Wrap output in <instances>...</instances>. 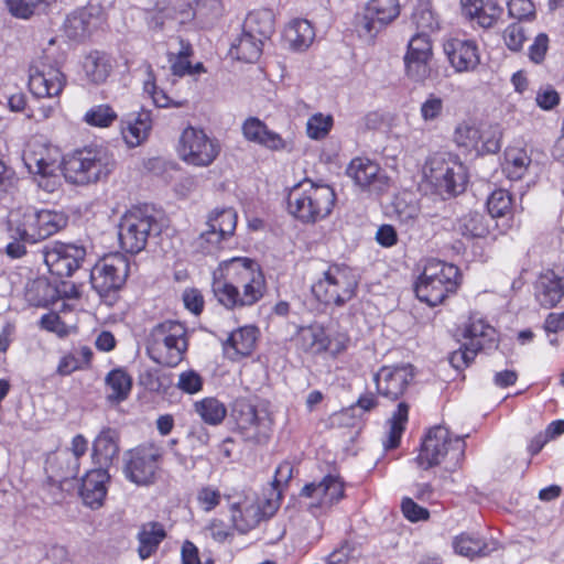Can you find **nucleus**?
Instances as JSON below:
<instances>
[{"instance_id": "19", "label": "nucleus", "mask_w": 564, "mask_h": 564, "mask_svg": "<svg viewBox=\"0 0 564 564\" xmlns=\"http://www.w3.org/2000/svg\"><path fill=\"white\" fill-rule=\"evenodd\" d=\"M28 85L35 98L54 99L63 91L66 77L58 67L40 62L30 66Z\"/></svg>"}, {"instance_id": "30", "label": "nucleus", "mask_w": 564, "mask_h": 564, "mask_svg": "<svg viewBox=\"0 0 564 564\" xmlns=\"http://www.w3.org/2000/svg\"><path fill=\"white\" fill-rule=\"evenodd\" d=\"M258 333V328L252 325L242 326L231 332L223 344L225 354L232 360L250 356L256 347Z\"/></svg>"}, {"instance_id": "46", "label": "nucleus", "mask_w": 564, "mask_h": 564, "mask_svg": "<svg viewBox=\"0 0 564 564\" xmlns=\"http://www.w3.org/2000/svg\"><path fill=\"white\" fill-rule=\"evenodd\" d=\"M412 22L416 33L432 34L440 30V20L432 9L429 0H420L412 13Z\"/></svg>"}, {"instance_id": "37", "label": "nucleus", "mask_w": 564, "mask_h": 564, "mask_svg": "<svg viewBox=\"0 0 564 564\" xmlns=\"http://www.w3.org/2000/svg\"><path fill=\"white\" fill-rule=\"evenodd\" d=\"M165 536L166 532L160 522L151 521L142 524L137 535L139 557L143 561L151 557Z\"/></svg>"}, {"instance_id": "41", "label": "nucleus", "mask_w": 564, "mask_h": 564, "mask_svg": "<svg viewBox=\"0 0 564 564\" xmlns=\"http://www.w3.org/2000/svg\"><path fill=\"white\" fill-rule=\"evenodd\" d=\"M242 28L262 41L269 40L274 32L273 12L269 9L253 10L246 17Z\"/></svg>"}, {"instance_id": "47", "label": "nucleus", "mask_w": 564, "mask_h": 564, "mask_svg": "<svg viewBox=\"0 0 564 564\" xmlns=\"http://www.w3.org/2000/svg\"><path fill=\"white\" fill-rule=\"evenodd\" d=\"M106 384L112 391L108 395V400L119 403L128 398L132 388V379L123 369L117 368L107 375Z\"/></svg>"}, {"instance_id": "59", "label": "nucleus", "mask_w": 564, "mask_h": 564, "mask_svg": "<svg viewBox=\"0 0 564 564\" xmlns=\"http://www.w3.org/2000/svg\"><path fill=\"white\" fill-rule=\"evenodd\" d=\"M561 97L551 85L541 86L535 95V104L544 111H551L560 105Z\"/></svg>"}, {"instance_id": "17", "label": "nucleus", "mask_w": 564, "mask_h": 564, "mask_svg": "<svg viewBox=\"0 0 564 564\" xmlns=\"http://www.w3.org/2000/svg\"><path fill=\"white\" fill-rule=\"evenodd\" d=\"M433 43L430 34L414 33L408 41L403 57L408 77L416 83H423L431 75Z\"/></svg>"}, {"instance_id": "2", "label": "nucleus", "mask_w": 564, "mask_h": 564, "mask_svg": "<svg viewBox=\"0 0 564 564\" xmlns=\"http://www.w3.org/2000/svg\"><path fill=\"white\" fill-rule=\"evenodd\" d=\"M68 224V216L62 210L25 206L11 212L8 232L11 241L6 253L19 259L26 253V245H34L59 232Z\"/></svg>"}, {"instance_id": "13", "label": "nucleus", "mask_w": 564, "mask_h": 564, "mask_svg": "<svg viewBox=\"0 0 564 564\" xmlns=\"http://www.w3.org/2000/svg\"><path fill=\"white\" fill-rule=\"evenodd\" d=\"M219 152L220 144L218 140L210 138L203 129L188 126L180 137V158L189 165L209 166Z\"/></svg>"}, {"instance_id": "49", "label": "nucleus", "mask_w": 564, "mask_h": 564, "mask_svg": "<svg viewBox=\"0 0 564 564\" xmlns=\"http://www.w3.org/2000/svg\"><path fill=\"white\" fill-rule=\"evenodd\" d=\"M420 117L425 124L436 127L445 117L444 99L430 93L421 102Z\"/></svg>"}, {"instance_id": "50", "label": "nucleus", "mask_w": 564, "mask_h": 564, "mask_svg": "<svg viewBox=\"0 0 564 564\" xmlns=\"http://www.w3.org/2000/svg\"><path fill=\"white\" fill-rule=\"evenodd\" d=\"M178 44L180 48L176 53H167V61L171 65L172 74L177 77H183L189 72V57L193 55V47L188 41L181 37L178 39Z\"/></svg>"}, {"instance_id": "42", "label": "nucleus", "mask_w": 564, "mask_h": 564, "mask_svg": "<svg viewBox=\"0 0 564 564\" xmlns=\"http://www.w3.org/2000/svg\"><path fill=\"white\" fill-rule=\"evenodd\" d=\"M299 340L303 350L312 354H321L330 349L332 340L325 328L319 324L304 327L300 332Z\"/></svg>"}, {"instance_id": "20", "label": "nucleus", "mask_w": 564, "mask_h": 564, "mask_svg": "<svg viewBox=\"0 0 564 564\" xmlns=\"http://www.w3.org/2000/svg\"><path fill=\"white\" fill-rule=\"evenodd\" d=\"M413 379L414 371L411 365L383 366L373 376L378 393L390 400L402 397Z\"/></svg>"}, {"instance_id": "57", "label": "nucleus", "mask_w": 564, "mask_h": 564, "mask_svg": "<svg viewBox=\"0 0 564 564\" xmlns=\"http://www.w3.org/2000/svg\"><path fill=\"white\" fill-rule=\"evenodd\" d=\"M203 384L202 376L197 371L189 369L180 373L176 387L184 393L195 394L203 389Z\"/></svg>"}, {"instance_id": "11", "label": "nucleus", "mask_w": 564, "mask_h": 564, "mask_svg": "<svg viewBox=\"0 0 564 564\" xmlns=\"http://www.w3.org/2000/svg\"><path fill=\"white\" fill-rule=\"evenodd\" d=\"M129 262L121 253L109 254L100 259L90 270V283L100 299L112 304L117 292L126 283Z\"/></svg>"}, {"instance_id": "51", "label": "nucleus", "mask_w": 564, "mask_h": 564, "mask_svg": "<svg viewBox=\"0 0 564 564\" xmlns=\"http://www.w3.org/2000/svg\"><path fill=\"white\" fill-rule=\"evenodd\" d=\"M8 12L17 19L29 20L40 8L50 6L54 0H3Z\"/></svg>"}, {"instance_id": "23", "label": "nucleus", "mask_w": 564, "mask_h": 564, "mask_svg": "<svg viewBox=\"0 0 564 564\" xmlns=\"http://www.w3.org/2000/svg\"><path fill=\"white\" fill-rule=\"evenodd\" d=\"M100 23L101 9L99 7H82L66 15L63 31L69 40L83 42L93 34Z\"/></svg>"}, {"instance_id": "3", "label": "nucleus", "mask_w": 564, "mask_h": 564, "mask_svg": "<svg viewBox=\"0 0 564 564\" xmlns=\"http://www.w3.org/2000/svg\"><path fill=\"white\" fill-rule=\"evenodd\" d=\"M334 188L310 178L296 183L288 194V212L303 224H314L328 217L335 206Z\"/></svg>"}, {"instance_id": "62", "label": "nucleus", "mask_w": 564, "mask_h": 564, "mask_svg": "<svg viewBox=\"0 0 564 564\" xmlns=\"http://www.w3.org/2000/svg\"><path fill=\"white\" fill-rule=\"evenodd\" d=\"M293 476V466L289 462L281 463L274 473V478L271 482L272 491L276 496V502L282 496V486L286 485Z\"/></svg>"}, {"instance_id": "39", "label": "nucleus", "mask_w": 564, "mask_h": 564, "mask_svg": "<svg viewBox=\"0 0 564 564\" xmlns=\"http://www.w3.org/2000/svg\"><path fill=\"white\" fill-rule=\"evenodd\" d=\"M491 226L492 219L484 213L469 212L457 219L455 230L467 239L484 238Z\"/></svg>"}, {"instance_id": "55", "label": "nucleus", "mask_w": 564, "mask_h": 564, "mask_svg": "<svg viewBox=\"0 0 564 564\" xmlns=\"http://www.w3.org/2000/svg\"><path fill=\"white\" fill-rule=\"evenodd\" d=\"M512 198L508 191L503 188L495 189L487 199V209L489 218L505 216L511 208Z\"/></svg>"}, {"instance_id": "43", "label": "nucleus", "mask_w": 564, "mask_h": 564, "mask_svg": "<svg viewBox=\"0 0 564 564\" xmlns=\"http://www.w3.org/2000/svg\"><path fill=\"white\" fill-rule=\"evenodd\" d=\"M395 219L408 227H412L420 214V205L411 192L398 194L392 203Z\"/></svg>"}, {"instance_id": "44", "label": "nucleus", "mask_w": 564, "mask_h": 564, "mask_svg": "<svg viewBox=\"0 0 564 564\" xmlns=\"http://www.w3.org/2000/svg\"><path fill=\"white\" fill-rule=\"evenodd\" d=\"M194 411L205 424L210 426L221 424L227 415L226 405L213 397L196 401L194 403Z\"/></svg>"}, {"instance_id": "48", "label": "nucleus", "mask_w": 564, "mask_h": 564, "mask_svg": "<svg viewBox=\"0 0 564 564\" xmlns=\"http://www.w3.org/2000/svg\"><path fill=\"white\" fill-rule=\"evenodd\" d=\"M237 218V213L231 207L215 208L208 216L207 226L230 238L235 234Z\"/></svg>"}, {"instance_id": "52", "label": "nucleus", "mask_w": 564, "mask_h": 564, "mask_svg": "<svg viewBox=\"0 0 564 564\" xmlns=\"http://www.w3.org/2000/svg\"><path fill=\"white\" fill-rule=\"evenodd\" d=\"M333 126L334 118L332 115L316 112L307 119L306 134L310 139L319 141L328 135Z\"/></svg>"}, {"instance_id": "34", "label": "nucleus", "mask_w": 564, "mask_h": 564, "mask_svg": "<svg viewBox=\"0 0 564 564\" xmlns=\"http://www.w3.org/2000/svg\"><path fill=\"white\" fill-rule=\"evenodd\" d=\"M453 547L455 553L473 560L487 556L496 551L498 542L476 533H460L454 538Z\"/></svg>"}, {"instance_id": "27", "label": "nucleus", "mask_w": 564, "mask_h": 564, "mask_svg": "<svg viewBox=\"0 0 564 564\" xmlns=\"http://www.w3.org/2000/svg\"><path fill=\"white\" fill-rule=\"evenodd\" d=\"M110 476L105 468H94L85 474L79 487V496L85 506L98 509L107 495V482Z\"/></svg>"}, {"instance_id": "8", "label": "nucleus", "mask_w": 564, "mask_h": 564, "mask_svg": "<svg viewBox=\"0 0 564 564\" xmlns=\"http://www.w3.org/2000/svg\"><path fill=\"white\" fill-rule=\"evenodd\" d=\"M425 177L444 199L462 194L468 182L466 166L457 155L447 152L436 153L429 159Z\"/></svg>"}, {"instance_id": "40", "label": "nucleus", "mask_w": 564, "mask_h": 564, "mask_svg": "<svg viewBox=\"0 0 564 564\" xmlns=\"http://www.w3.org/2000/svg\"><path fill=\"white\" fill-rule=\"evenodd\" d=\"M263 44L264 41L245 32L242 28L241 34L230 45V55L246 63H254L262 54Z\"/></svg>"}, {"instance_id": "31", "label": "nucleus", "mask_w": 564, "mask_h": 564, "mask_svg": "<svg viewBox=\"0 0 564 564\" xmlns=\"http://www.w3.org/2000/svg\"><path fill=\"white\" fill-rule=\"evenodd\" d=\"M23 161L30 173L51 176L57 167L58 151L46 145H39L37 149L30 147L24 151Z\"/></svg>"}, {"instance_id": "25", "label": "nucleus", "mask_w": 564, "mask_h": 564, "mask_svg": "<svg viewBox=\"0 0 564 564\" xmlns=\"http://www.w3.org/2000/svg\"><path fill=\"white\" fill-rule=\"evenodd\" d=\"M347 175L364 189L380 194L388 185V177L380 166L368 158H355L347 167Z\"/></svg>"}, {"instance_id": "9", "label": "nucleus", "mask_w": 564, "mask_h": 564, "mask_svg": "<svg viewBox=\"0 0 564 564\" xmlns=\"http://www.w3.org/2000/svg\"><path fill=\"white\" fill-rule=\"evenodd\" d=\"M357 285L352 270L345 264L335 263L312 285V292L325 305L343 306L355 296Z\"/></svg>"}, {"instance_id": "60", "label": "nucleus", "mask_w": 564, "mask_h": 564, "mask_svg": "<svg viewBox=\"0 0 564 564\" xmlns=\"http://www.w3.org/2000/svg\"><path fill=\"white\" fill-rule=\"evenodd\" d=\"M509 17L516 20H530L535 15V7L531 0H509Z\"/></svg>"}, {"instance_id": "64", "label": "nucleus", "mask_w": 564, "mask_h": 564, "mask_svg": "<svg viewBox=\"0 0 564 564\" xmlns=\"http://www.w3.org/2000/svg\"><path fill=\"white\" fill-rule=\"evenodd\" d=\"M401 510L405 519L411 522L427 520L430 512L426 508L419 506L412 498L405 497L401 502Z\"/></svg>"}, {"instance_id": "26", "label": "nucleus", "mask_w": 564, "mask_h": 564, "mask_svg": "<svg viewBox=\"0 0 564 564\" xmlns=\"http://www.w3.org/2000/svg\"><path fill=\"white\" fill-rule=\"evenodd\" d=\"M460 4L473 28L491 29L503 13V8L496 0H460Z\"/></svg>"}, {"instance_id": "36", "label": "nucleus", "mask_w": 564, "mask_h": 564, "mask_svg": "<svg viewBox=\"0 0 564 564\" xmlns=\"http://www.w3.org/2000/svg\"><path fill=\"white\" fill-rule=\"evenodd\" d=\"M25 301L35 307H47L59 300L58 289L46 278H37L25 286Z\"/></svg>"}, {"instance_id": "4", "label": "nucleus", "mask_w": 564, "mask_h": 564, "mask_svg": "<svg viewBox=\"0 0 564 564\" xmlns=\"http://www.w3.org/2000/svg\"><path fill=\"white\" fill-rule=\"evenodd\" d=\"M465 451L464 437L453 436L447 427L436 425L422 438L415 463L424 470L444 463V469L453 473L462 466Z\"/></svg>"}, {"instance_id": "58", "label": "nucleus", "mask_w": 564, "mask_h": 564, "mask_svg": "<svg viewBox=\"0 0 564 564\" xmlns=\"http://www.w3.org/2000/svg\"><path fill=\"white\" fill-rule=\"evenodd\" d=\"M227 239L220 231L208 227L206 231L200 234L197 243L202 252L210 254L218 250L221 247V242Z\"/></svg>"}, {"instance_id": "54", "label": "nucleus", "mask_w": 564, "mask_h": 564, "mask_svg": "<svg viewBox=\"0 0 564 564\" xmlns=\"http://www.w3.org/2000/svg\"><path fill=\"white\" fill-rule=\"evenodd\" d=\"M223 11L220 0H196L193 8L194 18L203 25H209Z\"/></svg>"}, {"instance_id": "33", "label": "nucleus", "mask_w": 564, "mask_h": 564, "mask_svg": "<svg viewBox=\"0 0 564 564\" xmlns=\"http://www.w3.org/2000/svg\"><path fill=\"white\" fill-rule=\"evenodd\" d=\"M119 434L115 429L105 427L93 444V459L98 468H108L119 454Z\"/></svg>"}, {"instance_id": "18", "label": "nucleus", "mask_w": 564, "mask_h": 564, "mask_svg": "<svg viewBox=\"0 0 564 564\" xmlns=\"http://www.w3.org/2000/svg\"><path fill=\"white\" fill-rule=\"evenodd\" d=\"M236 429L245 441L261 444L269 438V423L259 416L257 408L247 400H237L231 410Z\"/></svg>"}, {"instance_id": "38", "label": "nucleus", "mask_w": 564, "mask_h": 564, "mask_svg": "<svg viewBox=\"0 0 564 564\" xmlns=\"http://www.w3.org/2000/svg\"><path fill=\"white\" fill-rule=\"evenodd\" d=\"M113 69V59L111 55L101 51L90 52L84 62V72L87 79L99 85L107 80Z\"/></svg>"}, {"instance_id": "21", "label": "nucleus", "mask_w": 564, "mask_h": 564, "mask_svg": "<svg viewBox=\"0 0 564 564\" xmlns=\"http://www.w3.org/2000/svg\"><path fill=\"white\" fill-rule=\"evenodd\" d=\"M160 459L161 453L153 446H142L134 449L124 468L127 478L137 485L153 482Z\"/></svg>"}, {"instance_id": "22", "label": "nucleus", "mask_w": 564, "mask_h": 564, "mask_svg": "<svg viewBox=\"0 0 564 564\" xmlns=\"http://www.w3.org/2000/svg\"><path fill=\"white\" fill-rule=\"evenodd\" d=\"M443 52L456 73L474 72L480 63L479 47L475 40L449 37L443 43Z\"/></svg>"}, {"instance_id": "10", "label": "nucleus", "mask_w": 564, "mask_h": 564, "mask_svg": "<svg viewBox=\"0 0 564 564\" xmlns=\"http://www.w3.org/2000/svg\"><path fill=\"white\" fill-rule=\"evenodd\" d=\"M463 335L465 343L449 356V364L456 370L468 367L479 351L490 352L498 348L497 330L482 318L470 317Z\"/></svg>"}, {"instance_id": "35", "label": "nucleus", "mask_w": 564, "mask_h": 564, "mask_svg": "<svg viewBox=\"0 0 564 564\" xmlns=\"http://www.w3.org/2000/svg\"><path fill=\"white\" fill-rule=\"evenodd\" d=\"M315 39L312 23L306 19H294L284 29L283 40L295 52L307 50Z\"/></svg>"}, {"instance_id": "15", "label": "nucleus", "mask_w": 564, "mask_h": 564, "mask_svg": "<svg viewBox=\"0 0 564 564\" xmlns=\"http://www.w3.org/2000/svg\"><path fill=\"white\" fill-rule=\"evenodd\" d=\"M43 257L52 275L68 278L79 269L86 257V249L74 243L55 241L44 247Z\"/></svg>"}, {"instance_id": "24", "label": "nucleus", "mask_w": 564, "mask_h": 564, "mask_svg": "<svg viewBox=\"0 0 564 564\" xmlns=\"http://www.w3.org/2000/svg\"><path fill=\"white\" fill-rule=\"evenodd\" d=\"M454 141L459 148L477 153H497L500 148V139L492 133L486 137L480 129L470 121L460 122L454 131Z\"/></svg>"}, {"instance_id": "5", "label": "nucleus", "mask_w": 564, "mask_h": 564, "mask_svg": "<svg viewBox=\"0 0 564 564\" xmlns=\"http://www.w3.org/2000/svg\"><path fill=\"white\" fill-rule=\"evenodd\" d=\"M113 159L108 149L90 144L64 155L63 173L65 178L77 185L96 183L109 175Z\"/></svg>"}, {"instance_id": "56", "label": "nucleus", "mask_w": 564, "mask_h": 564, "mask_svg": "<svg viewBox=\"0 0 564 564\" xmlns=\"http://www.w3.org/2000/svg\"><path fill=\"white\" fill-rule=\"evenodd\" d=\"M143 90L148 94L158 108H180L184 101L172 99L163 89L156 86L153 78L144 82Z\"/></svg>"}, {"instance_id": "63", "label": "nucleus", "mask_w": 564, "mask_h": 564, "mask_svg": "<svg viewBox=\"0 0 564 564\" xmlns=\"http://www.w3.org/2000/svg\"><path fill=\"white\" fill-rule=\"evenodd\" d=\"M549 36L545 33H539L532 44L528 48V57L529 59L539 65L541 64L546 56L549 50Z\"/></svg>"}, {"instance_id": "28", "label": "nucleus", "mask_w": 564, "mask_h": 564, "mask_svg": "<svg viewBox=\"0 0 564 564\" xmlns=\"http://www.w3.org/2000/svg\"><path fill=\"white\" fill-rule=\"evenodd\" d=\"M242 134L246 140L259 144L271 151H282L288 142L278 132L270 130L267 124L257 117H249L242 123Z\"/></svg>"}, {"instance_id": "6", "label": "nucleus", "mask_w": 564, "mask_h": 564, "mask_svg": "<svg viewBox=\"0 0 564 564\" xmlns=\"http://www.w3.org/2000/svg\"><path fill=\"white\" fill-rule=\"evenodd\" d=\"M460 279V271L455 264L431 260L417 276L414 292L419 301L436 306L457 292Z\"/></svg>"}, {"instance_id": "16", "label": "nucleus", "mask_w": 564, "mask_h": 564, "mask_svg": "<svg viewBox=\"0 0 564 564\" xmlns=\"http://www.w3.org/2000/svg\"><path fill=\"white\" fill-rule=\"evenodd\" d=\"M400 14L398 0H370L361 17L357 19L356 29L360 37L372 40Z\"/></svg>"}, {"instance_id": "1", "label": "nucleus", "mask_w": 564, "mask_h": 564, "mask_svg": "<svg viewBox=\"0 0 564 564\" xmlns=\"http://www.w3.org/2000/svg\"><path fill=\"white\" fill-rule=\"evenodd\" d=\"M213 292L227 310L250 307L264 295L267 283L259 263L250 258L224 260L213 272Z\"/></svg>"}, {"instance_id": "14", "label": "nucleus", "mask_w": 564, "mask_h": 564, "mask_svg": "<svg viewBox=\"0 0 564 564\" xmlns=\"http://www.w3.org/2000/svg\"><path fill=\"white\" fill-rule=\"evenodd\" d=\"M300 496L310 499L307 509L313 516H319L345 498V482L339 475L327 474L317 482L305 484Z\"/></svg>"}, {"instance_id": "61", "label": "nucleus", "mask_w": 564, "mask_h": 564, "mask_svg": "<svg viewBox=\"0 0 564 564\" xmlns=\"http://www.w3.org/2000/svg\"><path fill=\"white\" fill-rule=\"evenodd\" d=\"M503 40L510 51H521L525 41L524 29L519 23H511L503 32Z\"/></svg>"}, {"instance_id": "32", "label": "nucleus", "mask_w": 564, "mask_h": 564, "mask_svg": "<svg viewBox=\"0 0 564 564\" xmlns=\"http://www.w3.org/2000/svg\"><path fill=\"white\" fill-rule=\"evenodd\" d=\"M152 128L151 111L142 109L128 115L121 122V133L124 142L134 148L140 145Z\"/></svg>"}, {"instance_id": "29", "label": "nucleus", "mask_w": 564, "mask_h": 564, "mask_svg": "<svg viewBox=\"0 0 564 564\" xmlns=\"http://www.w3.org/2000/svg\"><path fill=\"white\" fill-rule=\"evenodd\" d=\"M534 296L541 307H555L564 297V276L553 270L541 273L534 283Z\"/></svg>"}, {"instance_id": "45", "label": "nucleus", "mask_w": 564, "mask_h": 564, "mask_svg": "<svg viewBox=\"0 0 564 564\" xmlns=\"http://www.w3.org/2000/svg\"><path fill=\"white\" fill-rule=\"evenodd\" d=\"M531 158L524 149L510 148L505 153L503 172L511 181L521 180L528 171Z\"/></svg>"}, {"instance_id": "12", "label": "nucleus", "mask_w": 564, "mask_h": 564, "mask_svg": "<svg viewBox=\"0 0 564 564\" xmlns=\"http://www.w3.org/2000/svg\"><path fill=\"white\" fill-rule=\"evenodd\" d=\"M152 348L160 356L153 358L158 364L176 367L187 351L186 328L180 322L165 321L158 324L151 334Z\"/></svg>"}, {"instance_id": "53", "label": "nucleus", "mask_w": 564, "mask_h": 564, "mask_svg": "<svg viewBox=\"0 0 564 564\" xmlns=\"http://www.w3.org/2000/svg\"><path fill=\"white\" fill-rule=\"evenodd\" d=\"M117 119L116 111L106 104L91 107L84 116V121L91 127L107 128Z\"/></svg>"}, {"instance_id": "7", "label": "nucleus", "mask_w": 564, "mask_h": 564, "mask_svg": "<svg viewBox=\"0 0 564 564\" xmlns=\"http://www.w3.org/2000/svg\"><path fill=\"white\" fill-rule=\"evenodd\" d=\"M163 224L149 206L133 207L124 213L118 225L120 248L130 254L141 252L151 237L159 236Z\"/></svg>"}]
</instances>
